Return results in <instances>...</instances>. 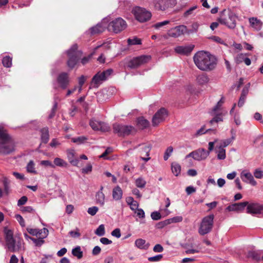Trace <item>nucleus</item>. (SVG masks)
<instances>
[{
    "mask_svg": "<svg viewBox=\"0 0 263 263\" xmlns=\"http://www.w3.org/2000/svg\"><path fill=\"white\" fill-rule=\"evenodd\" d=\"M193 60L196 66L202 71H211L214 69L217 65V59L215 57L203 51L196 53Z\"/></svg>",
    "mask_w": 263,
    "mask_h": 263,
    "instance_id": "obj_1",
    "label": "nucleus"
},
{
    "mask_svg": "<svg viewBox=\"0 0 263 263\" xmlns=\"http://www.w3.org/2000/svg\"><path fill=\"white\" fill-rule=\"evenodd\" d=\"M5 248L11 252L19 251L22 247L23 240L19 237H14L13 231L5 227L4 229Z\"/></svg>",
    "mask_w": 263,
    "mask_h": 263,
    "instance_id": "obj_2",
    "label": "nucleus"
},
{
    "mask_svg": "<svg viewBox=\"0 0 263 263\" xmlns=\"http://www.w3.org/2000/svg\"><path fill=\"white\" fill-rule=\"evenodd\" d=\"M14 141L7 131L0 125V154H9L14 151Z\"/></svg>",
    "mask_w": 263,
    "mask_h": 263,
    "instance_id": "obj_3",
    "label": "nucleus"
},
{
    "mask_svg": "<svg viewBox=\"0 0 263 263\" xmlns=\"http://www.w3.org/2000/svg\"><path fill=\"white\" fill-rule=\"evenodd\" d=\"M214 215L210 214L203 217L198 229V233L203 236L209 233L212 230L214 224Z\"/></svg>",
    "mask_w": 263,
    "mask_h": 263,
    "instance_id": "obj_4",
    "label": "nucleus"
},
{
    "mask_svg": "<svg viewBox=\"0 0 263 263\" xmlns=\"http://www.w3.org/2000/svg\"><path fill=\"white\" fill-rule=\"evenodd\" d=\"M67 54L69 57L67 64L68 67L72 69L74 67L80 58L82 56V52L78 50V46L77 44L73 45L68 50Z\"/></svg>",
    "mask_w": 263,
    "mask_h": 263,
    "instance_id": "obj_5",
    "label": "nucleus"
},
{
    "mask_svg": "<svg viewBox=\"0 0 263 263\" xmlns=\"http://www.w3.org/2000/svg\"><path fill=\"white\" fill-rule=\"evenodd\" d=\"M132 12L136 20L140 23L146 22L152 17V13L149 11L139 6L134 7Z\"/></svg>",
    "mask_w": 263,
    "mask_h": 263,
    "instance_id": "obj_6",
    "label": "nucleus"
},
{
    "mask_svg": "<svg viewBox=\"0 0 263 263\" xmlns=\"http://www.w3.org/2000/svg\"><path fill=\"white\" fill-rule=\"evenodd\" d=\"M112 72V69H108L102 72H98L92 78L90 87L98 88L103 81L108 79Z\"/></svg>",
    "mask_w": 263,
    "mask_h": 263,
    "instance_id": "obj_7",
    "label": "nucleus"
},
{
    "mask_svg": "<svg viewBox=\"0 0 263 263\" xmlns=\"http://www.w3.org/2000/svg\"><path fill=\"white\" fill-rule=\"evenodd\" d=\"M151 59L150 55H142L133 58L130 60L126 64L127 67L130 69H136L140 66L148 63Z\"/></svg>",
    "mask_w": 263,
    "mask_h": 263,
    "instance_id": "obj_8",
    "label": "nucleus"
},
{
    "mask_svg": "<svg viewBox=\"0 0 263 263\" xmlns=\"http://www.w3.org/2000/svg\"><path fill=\"white\" fill-rule=\"evenodd\" d=\"M114 133L119 136H126L135 130V128L130 125L115 123L113 124Z\"/></svg>",
    "mask_w": 263,
    "mask_h": 263,
    "instance_id": "obj_9",
    "label": "nucleus"
},
{
    "mask_svg": "<svg viewBox=\"0 0 263 263\" xmlns=\"http://www.w3.org/2000/svg\"><path fill=\"white\" fill-rule=\"evenodd\" d=\"M126 22L121 17H118L111 21L108 25V29L115 33H118L125 29L126 27Z\"/></svg>",
    "mask_w": 263,
    "mask_h": 263,
    "instance_id": "obj_10",
    "label": "nucleus"
},
{
    "mask_svg": "<svg viewBox=\"0 0 263 263\" xmlns=\"http://www.w3.org/2000/svg\"><path fill=\"white\" fill-rule=\"evenodd\" d=\"M229 20L226 17H223L221 14L220 17L218 18V21L222 25L227 26L230 29H234L236 27V15L232 12H229L228 13Z\"/></svg>",
    "mask_w": 263,
    "mask_h": 263,
    "instance_id": "obj_11",
    "label": "nucleus"
},
{
    "mask_svg": "<svg viewBox=\"0 0 263 263\" xmlns=\"http://www.w3.org/2000/svg\"><path fill=\"white\" fill-rule=\"evenodd\" d=\"M155 7L158 10L164 11L168 8L174 7L177 4L176 0H154Z\"/></svg>",
    "mask_w": 263,
    "mask_h": 263,
    "instance_id": "obj_12",
    "label": "nucleus"
},
{
    "mask_svg": "<svg viewBox=\"0 0 263 263\" xmlns=\"http://www.w3.org/2000/svg\"><path fill=\"white\" fill-rule=\"evenodd\" d=\"M168 112L164 108H161L154 115L152 119V124L154 126H158L161 122L164 121L167 117Z\"/></svg>",
    "mask_w": 263,
    "mask_h": 263,
    "instance_id": "obj_13",
    "label": "nucleus"
},
{
    "mask_svg": "<svg viewBox=\"0 0 263 263\" xmlns=\"http://www.w3.org/2000/svg\"><path fill=\"white\" fill-rule=\"evenodd\" d=\"M89 125L95 130H100L102 132H106L110 130V127L107 124L95 119H92L90 121Z\"/></svg>",
    "mask_w": 263,
    "mask_h": 263,
    "instance_id": "obj_14",
    "label": "nucleus"
},
{
    "mask_svg": "<svg viewBox=\"0 0 263 263\" xmlns=\"http://www.w3.org/2000/svg\"><path fill=\"white\" fill-rule=\"evenodd\" d=\"M246 206L247 213L252 214H260L263 211V205L257 202H248Z\"/></svg>",
    "mask_w": 263,
    "mask_h": 263,
    "instance_id": "obj_15",
    "label": "nucleus"
},
{
    "mask_svg": "<svg viewBox=\"0 0 263 263\" xmlns=\"http://www.w3.org/2000/svg\"><path fill=\"white\" fill-rule=\"evenodd\" d=\"M69 75L66 72L61 73L57 78V82L63 89H66L69 84Z\"/></svg>",
    "mask_w": 263,
    "mask_h": 263,
    "instance_id": "obj_16",
    "label": "nucleus"
},
{
    "mask_svg": "<svg viewBox=\"0 0 263 263\" xmlns=\"http://www.w3.org/2000/svg\"><path fill=\"white\" fill-rule=\"evenodd\" d=\"M185 30L186 27L185 26H178L169 30L167 34L171 37H177L183 34Z\"/></svg>",
    "mask_w": 263,
    "mask_h": 263,
    "instance_id": "obj_17",
    "label": "nucleus"
},
{
    "mask_svg": "<svg viewBox=\"0 0 263 263\" xmlns=\"http://www.w3.org/2000/svg\"><path fill=\"white\" fill-rule=\"evenodd\" d=\"M240 178L243 182L250 183L252 185L255 186L257 184V182L254 180L252 174L246 170L241 172Z\"/></svg>",
    "mask_w": 263,
    "mask_h": 263,
    "instance_id": "obj_18",
    "label": "nucleus"
},
{
    "mask_svg": "<svg viewBox=\"0 0 263 263\" xmlns=\"http://www.w3.org/2000/svg\"><path fill=\"white\" fill-rule=\"evenodd\" d=\"M194 47V46L193 45L178 46L174 48V50L178 54L188 55L192 52Z\"/></svg>",
    "mask_w": 263,
    "mask_h": 263,
    "instance_id": "obj_19",
    "label": "nucleus"
},
{
    "mask_svg": "<svg viewBox=\"0 0 263 263\" xmlns=\"http://www.w3.org/2000/svg\"><path fill=\"white\" fill-rule=\"evenodd\" d=\"M247 204H248V202L247 201L233 203L229 205L226 208V210L228 211L240 212L244 210Z\"/></svg>",
    "mask_w": 263,
    "mask_h": 263,
    "instance_id": "obj_20",
    "label": "nucleus"
},
{
    "mask_svg": "<svg viewBox=\"0 0 263 263\" xmlns=\"http://www.w3.org/2000/svg\"><path fill=\"white\" fill-rule=\"evenodd\" d=\"M27 230L30 234L33 236H36V237L40 235H43L44 237H47L49 232L48 229L46 228H43L42 229L27 228Z\"/></svg>",
    "mask_w": 263,
    "mask_h": 263,
    "instance_id": "obj_21",
    "label": "nucleus"
},
{
    "mask_svg": "<svg viewBox=\"0 0 263 263\" xmlns=\"http://www.w3.org/2000/svg\"><path fill=\"white\" fill-rule=\"evenodd\" d=\"M209 155V152L204 148H199L195 151L194 160L201 161L205 160Z\"/></svg>",
    "mask_w": 263,
    "mask_h": 263,
    "instance_id": "obj_22",
    "label": "nucleus"
},
{
    "mask_svg": "<svg viewBox=\"0 0 263 263\" xmlns=\"http://www.w3.org/2000/svg\"><path fill=\"white\" fill-rule=\"evenodd\" d=\"M250 26L257 31H259L262 27V22L257 17H252L249 19Z\"/></svg>",
    "mask_w": 263,
    "mask_h": 263,
    "instance_id": "obj_23",
    "label": "nucleus"
},
{
    "mask_svg": "<svg viewBox=\"0 0 263 263\" xmlns=\"http://www.w3.org/2000/svg\"><path fill=\"white\" fill-rule=\"evenodd\" d=\"M138 147L139 148V152L142 155H146V156H149V152L152 149V145L149 143H142L139 144Z\"/></svg>",
    "mask_w": 263,
    "mask_h": 263,
    "instance_id": "obj_24",
    "label": "nucleus"
},
{
    "mask_svg": "<svg viewBox=\"0 0 263 263\" xmlns=\"http://www.w3.org/2000/svg\"><path fill=\"white\" fill-rule=\"evenodd\" d=\"M135 246L141 250H147L148 249L150 245L149 243L146 242L145 240L142 238H138L135 241Z\"/></svg>",
    "mask_w": 263,
    "mask_h": 263,
    "instance_id": "obj_25",
    "label": "nucleus"
},
{
    "mask_svg": "<svg viewBox=\"0 0 263 263\" xmlns=\"http://www.w3.org/2000/svg\"><path fill=\"white\" fill-rule=\"evenodd\" d=\"M209 81L210 79L206 73L199 74L196 77L197 83L200 85H206Z\"/></svg>",
    "mask_w": 263,
    "mask_h": 263,
    "instance_id": "obj_26",
    "label": "nucleus"
},
{
    "mask_svg": "<svg viewBox=\"0 0 263 263\" xmlns=\"http://www.w3.org/2000/svg\"><path fill=\"white\" fill-rule=\"evenodd\" d=\"M106 26H103L101 23H98L96 26L90 29V33L91 35L103 32Z\"/></svg>",
    "mask_w": 263,
    "mask_h": 263,
    "instance_id": "obj_27",
    "label": "nucleus"
},
{
    "mask_svg": "<svg viewBox=\"0 0 263 263\" xmlns=\"http://www.w3.org/2000/svg\"><path fill=\"white\" fill-rule=\"evenodd\" d=\"M137 122L138 127L141 129L147 128L149 125V121L143 117L138 118Z\"/></svg>",
    "mask_w": 263,
    "mask_h": 263,
    "instance_id": "obj_28",
    "label": "nucleus"
},
{
    "mask_svg": "<svg viewBox=\"0 0 263 263\" xmlns=\"http://www.w3.org/2000/svg\"><path fill=\"white\" fill-rule=\"evenodd\" d=\"M122 190L120 187L117 186L115 187L112 191V197L115 200H119L122 197Z\"/></svg>",
    "mask_w": 263,
    "mask_h": 263,
    "instance_id": "obj_29",
    "label": "nucleus"
},
{
    "mask_svg": "<svg viewBox=\"0 0 263 263\" xmlns=\"http://www.w3.org/2000/svg\"><path fill=\"white\" fill-rule=\"evenodd\" d=\"M41 141L43 143H47L49 139V131L47 127H44L41 129Z\"/></svg>",
    "mask_w": 263,
    "mask_h": 263,
    "instance_id": "obj_30",
    "label": "nucleus"
},
{
    "mask_svg": "<svg viewBox=\"0 0 263 263\" xmlns=\"http://www.w3.org/2000/svg\"><path fill=\"white\" fill-rule=\"evenodd\" d=\"M54 165L61 167H67L68 165V163L60 158L57 157L53 160Z\"/></svg>",
    "mask_w": 263,
    "mask_h": 263,
    "instance_id": "obj_31",
    "label": "nucleus"
},
{
    "mask_svg": "<svg viewBox=\"0 0 263 263\" xmlns=\"http://www.w3.org/2000/svg\"><path fill=\"white\" fill-rule=\"evenodd\" d=\"M97 202L101 205H103L105 203V195L101 191H98L96 195Z\"/></svg>",
    "mask_w": 263,
    "mask_h": 263,
    "instance_id": "obj_32",
    "label": "nucleus"
},
{
    "mask_svg": "<svg viewBox=\"0 0 263 263\" xmlns=\"http://www.w3.org/2000/svg\"><path fill=\"white\" fill-rule=\"evenodd\" d=\"M218 150L216 151L217 154V159L219 160H224L226 158V149L222 146H218Z\"/></svg>",
    "mask_w": 263,
    "mask_h": 263,
    "instance_id": "obj_33",
    "label": "nucleus"
},
{
    "mask_svg": "<svg viewBox=\"0 0 263 263\" xmlns=\"http://www.w3.org/2000/svg\"><path fill=\"white\" fill-rule=\"evenodd\" d=\"M172 171L175 176H178L181 172V166L176 162L172 163Z\"/></svg>",
    "mask_w": 263,
    "mask_h": 263,
    "instance_id": "obj_34",
    "label": "nucleus"
},
{
    "mask_svg": "<svg viewBox=\"0 0 263 263\" xmlns=\"http://www.w3.org/2000/svg\"><path fill=\"white\" fill-rule=\"evenodd\" d=\"M248 257L254 260L258 261L260 259V254L258 251H250L248 253Z\"/></svg>",
    "mask_w": 263,
    "mask_h": 263,
    "instance_id": "obj_35",
    "label": "nucleus"
},
{
    "mask_svg": "<svg viewBox=\"0 0 263 263\" xmlns=\"http://www.w3.org/2000/svg\"><path fill=\"white\" fill-rule=\"evenodd\" d=\"M198 6L197 5L193 6L190 7L189 9L186 10L183 13V16L184 17H188L195 14V11L197 9Z\"/></svg>",
    "mask_w": 263,
    "mask_h": 263,
    "instance_id": "obj_36",
    "label": "nucleus"
},
{
    "mask_svg": "<svg viewBox=\"0 0 263 263\" xmlns=\"http://www.w3.org/2000/svg\"><path fill=\"white\" fill-rule=\"evenodd\" d=\"M72 254L77 257L78 259H80L83 257V252L81 251L80 246H77L72 250Z\"/></svg>",
    "mask_w": 263,
    "mask_h": 263,
    "instance_id": "obj_37",
    "label": "nucleus"
},
{
    "mask_svg": "<svg viewBox=\"0 0 263 263\" xmlns=\"http://www.w3.org/2000/svg\"><path fill=\"white\" fill-rule=\"evenodd\" d=\"M46 237H47L43 236V235H40L38 236V238H34L31 239V240L33 242L35 246L41 247L45 242L44 239Z\"/></svg>",
    "mask_w": 263,
    "mask_h": 263,
    "instance_id": "obj_38",
    "label": "nucleus"
},
{
    "mask_svg": "<svg viewBox=\"0 0 263 263\" xmlns=\"http://www.w3.org/2000/svg\"><path fill=\"white\" fill-rule=\"evenodd\" d=\"M2 63L4 67L9 68L12 66V58L9 56H5L2 60Z\"/></svg>",
    "mask_w": 263,
    "mask_h": 263,
    "instance_id": "obj_39",
    "label": "nucleus"
},
{
    "mask_svg": "<svg viewBox=\"0 0 263 263\" xmlns=\"http://www.w3.org/2000/svg\"><path fill=\"white\" fill-rule=\"evenodd\" d=\"M87 139V137L85 136H80L78 137L72 138L71 139V141L78 144H81L84 143Z\"/></svg>",
    "mask_w": 263,
    "mask_h": 263,
    "instance_id": "obj_40",
    "label": "nucleus"
},
{
    "mask_svg": "<svg viewBox=\"0 0 263 263\" xmlns=\"http://www.w3.org/2000/svg\"><path fill=\"white\" fill-rule=\"evenodd\" d=\"M95 233L99 236H104L105 233L104 226L103 224L100 225L96 230Z\"/></svg>",
    "mask_w": 263,
    "mask_h": 263,
    "instance_id": "obj_41",
    "label": "nucleus"
},
{
    "mask_svg": "<svg viewBox=\"0 0 263 263\" xmlns=\"http://www.w3.org/2000/svg\"><path fill=\"white\" fill-rule=\"evenodd\" d=\"M210 131H212L214 134H215L216 132V130L215 129H208L205 130V126H203L201 128H200L196 132L195 135L196 136H198L206 133H208Z\"/></svg>",
    "mask_w": 263,
    "mask_h": 263,
    "instance_id": "obj_42",
    "label": "nucleus"
},
{
    "mask_svg": "<svg viewBox=\"0 0 263 263\" xmlns=\"http://www.w3.org/2000/svg\"><path fill=\"white\" fill-rule=\"evenodd\" d=\"M26 168L27 172L29 173H33L35 174L37 173L34 168V163L32 160L30 161L28 163Z\"/></svg>",
    "mask_w": 263,
    "mask_h": 263,
    "instance_id": "obj_43",
    "label": "nucleus"
},
{
    "mask_svg": "<svg viewBox=\"0 0 263 263\" xmlns=\"http://www.w3.org/2000/svg\"><path fill=\"white\" fill-rule=\"evenodd\" d=\"M9 183L10 181L8 179L5 177L3 178V184L4 187V193L8 195L9 193Z\"/></svg>",
    "mask_w": 263,
    "mask_h": 263,
    "instance_id": "obj_44",
    "label": "nucleus"
},
{
    "mask_svg": "<svg viewBox=\"0 0 263 263\" xmlns=\"http://www.w3.org/2000/svg\"><path fill=\"white\" fill-rule=\"evenodd\" d=\"M127 43L129 45H140L141 44V41L140 39L135 37L133 39H128Z\"/></svg>",
    "mask_w": 263,
    "mask_h": 263,
    "instance_id": "obj_45",
    "label": "nucleus"
},
{
    "mask_svg": "<svg viewBox=\"0 0 263 263\" xmlns=\"http://www.w3.org/2000/svg\"><path fill=\"white\" fill-rule=\"evenodd\" d=\"M173 152V147L172 146H168L167 149H166L164 156L163 159L165 161H166L168 158L171 156L172 155V153Z\"/></svg>",
    "mask_w": 263,
    "mask_h": 263,
    "instance_id": "obj_46",
    "label": "nucleus"
},
{
    "mask_svg": "<svg viewBox=\"0 0 263 263\" xmlns=\"http://www.w3.org/2000/svg\"><path fill=\"white\" fill-rule=\"evenodd\" d=\"M136 185L138 187L143 188L146 184V181L142 178H138L136 180Z\"/></svg>",
    "mask_w": 263,
    "mask_h": 263,
    "instance_id": "obj_47",
    "label": "nucleus"
},
{
    "mask_svg": "<svg viewBox=\"0 0 263 263\" xmlns=\"http://www.w3.org/2000/svg\"><path fill=\"white\" fill-rule=\"evenodd\" d=\"M246 58V54L243 53H239L235 57V62L236 64H239L243 62Z\"/></svg>",
    "mask_w": 263,
    "mask_h": 263,
    "instance_id": "obj_48",
    "label": "nucleus"
},
{
    "mask_svg": "<svg viewBox=\"0 0 263 263\" xmlns=\"http://www.w3.org/2000/svg\"><path fill=\"white\" fill-rule=\"evenodd\" d=\"M163 257V255L158 254L155 256L148 257V260L151 262H157L160 261Z\"/></svg>",
    "mask_w": 263,
    "mask_h": 263,
    "instance_id": "obj_49",
    "label": "nucleus"
},
{
    "mask_svg": "<svg viewBox=\"0 0 263 263\" xmlns=\"http://www.w3.org/2000/svg\"><path fill=\"white\" fill-rule=\"evenodd\" d=\"M71 155L72 157L73 156V154L72 152H70L69 153L68 156V159H69V162L72 164L74 166H78V163L79 162V160L78 159H72L71 158V157H70V155Z\"/></svg>",
    "mask_w": 263,
    "mask_h": 263,
    "instance_id": "obj_50",
    "label": "nucleus"
},
{
    "mask_svg": "<svg viewBox=\"0 0 263 263\" xmlns=\"http://www.w3.org/2000/svg\"><path fill=\"white\" fill-rule=\"evenodd\" d=\"M151 218L154 220H158L161 218V215L159 212L155 211L151 213Z\"/></svg>",
    "mask_w": 263,
    "mask_h": 263,
    "instance_id": "obj_51",
    "label": "nucleus"
},
{
    "mask_svg": "<svg viewBox=\"0 0 263 263\" xmlns=\"http://www.w3.org/2000/svg\"><path fill=\"white\" fill-rule=\"evenodd\" d=\"M70 236L74 238H78L81 236V234L79 232V229L77 228L76 231H71L69 232Z\"/></svg>",
    "mask_w": 263,
    "mask_h": 263,
    "instance_id": "obj_52",
    "label": "nucleus"
},
{
    "mask_svg": "<svg viewBox=\"0 0 263 263\" xmlns=\"http://www.w3.org/2000/svg\"><path fill=\"white\" fill-rule=\"evenodd\" d=\"M224 101L223 98H222L217 103V105L213 108V110L212 111V114H216V112L219 109L220 107L223 103Z\"/></svg>",
    "mask_w": 263,
    "mask_h": 263,
    "instance_id": "obj_53",
    "label": "nucleus"
},
{
    "mask_svg": "<svg viewBox=\"0 0 263 263\" xmlns=\"http://www.w3.org/2000/svg\"><path fill=\"white\" fill-rule=\"evenodd\" d=\"M165 208L163 210L164 213L166 216L168 215L171 213V212L167 209L171 204V201L169 198H166L165 199Z\"/></svg>",
    "mask_w": 263,
    "mask_h": 263,
    "instance_id": "obj_54",
    "label": "nucleus"
},
{
    "mask_svg": "<svg viewBox=\"0 0 263 263\" xmlns=\"http://www.w3.org/2000/svg\"><path fill=\"white\" fill-rule=\"evenodd\" d=\"M170 23L169 21H164L161 22L156 23L153 25V27L156 29H159L164 25H167Z\"/></svg>",
    "mask_w": 263,
    "mask_h": 263,
    "instance_id": "obj_55",
    "label": "nucleus"
},
{
    "mask_svg": "<svg viewBox=\"0 0 263 263\" xmlns=\"http://www.w3.org/2000/svg\"><path fill=\"white\" fill-rule=\"evenodd\" d=\"M134 212L139 218H145V212L142 209H138L134 211Z\"/></svg>",
    "mask_w": 263,
    "mask_h": 263,
    "instance_id": "obj_56",
    "label": "nucleus"
},
{
    "mask_svg": "<svg viewBox=\"0 0 263 263\" xmlns=\"http://www.w3.org/2000/svg\"><path fill=\"white\" fill-rule=\"evenodd\" d=\"M92 171V165L90 163H88L86 166L82 169V173L83 174H89Z\"/></svg>",
    "mask_w": 263,
    "mask_h": 263,
    "instance_id": "obj_57",
    "label": "nucleus"
},
{
    "mask_svg": "<svg viewBox=\"0 0 263 263\" xmlns=\"http://www.w3.org/2000/svg\"><path fill=\"white\" fill-rule=\"evenodd\" d=\"M98 210L99 209H98V207L94 206L89 208L87 210V212L90 215L94 216L95 215H96L97 212L98 211Z\"/></svg>",
    "mask_w": 263,
    "mask_h": 263,
    "instance_id": "obj_58",
    "label": "nucleus"
},
{
    "mask_svg": "<svg viewBox=\"0 0 263 263\" xmlns=\"http://www.w3.org/2000/svg\"><path fill=\"white\" fill-rule=\"evenodd\" d=\"M254 175L255 178L261 179L263 178V171L260 169H256L254 172Z\"/></svg>",
    "mask_w": 263,
    "mask_h": 263,
    "instance_id": "obj_59",
    "label": "nucleus"
},
{
    "mask_svg": "<svg viewBox=\"0 0 263 263\" xmlns=\"http://www.w3.org/2000/svg\"><path fill=\"white\" fill-rule=\"evenodd\" d=\"M222 118L219 115H217L215 116L212 120H211L209 123L211 124H212L214 122L218 123V122L222 121Z\"/></svg>",
    "mask_w": 263,
    "mask_h": 263,
    "instance_id": "obj_60",
    "label": "nucleus"
},
{
    "mask_svg": "<svg viewBox=\"0 0 263 263\" xmlns=\"http://www.w3.org/2000/svg\"><path fill=\"white\" fill-rule=\"evenodd\" d=\"M111 234L112 236L116 237L117 238H120L121 236L120 230L119 228L114 230L111 232Z\"/></svg>",
    "mask_w": 263,
    "mask_h": 263,
    "instance_id": "obj_61",
    "label": "nucleus"
},
{
    "mask_svg": "<svg viewBox=\"0 0 263 263\" xmlns=\"http://www.w3.org/2000/svg\"><path fill=\"white\" fill-rule=\"evenodd\" d=\"M163 247L160 245V244H157L153 248V251L156 253H161L163 252Z\"/></svg>",
    "mask_w": 263,
    "mask_h": 263,
    "instance_id": "obj_62",
    "label": "nucleus"
},
{
    "mask_svg": "<svg viewBox=\"0 0 263 263\" xmlns=\"http://www.w3.org/2000/svg\"><path fill=\"white\" fill-rule=\"evenodd\" d=\"M28 198L26 196H24L22 197L17 201V205L21 206L24 205L27 201Z\"/></svg>",
    "mask_w": 263,
    "mask_h": 263,
    "instance_id": "obj_63",
    "label": "nucleus"
},
{
    "mask_svg": "<svg viewBox=\"0 0 263 263\" xmlns=\"http://www.w3.org/2000/svg\"><path fill=\"white\" fill-rule=\"evenodd\" d=\"M15 218L22 227H24L25 226V221L23 218L20 215L16 214L15 215Z\"/></svg>",
    "mask_w": 263,
    "mask_h": 263,
    "instance_id": "obj_64",
    "label": "nucleus"
}]
</instances>
